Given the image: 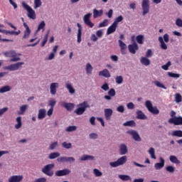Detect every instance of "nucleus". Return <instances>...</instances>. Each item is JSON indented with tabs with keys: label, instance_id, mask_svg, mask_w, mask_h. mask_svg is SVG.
Returning <instances> with one entry per match:
<instances>
[{
	"label": "nucleus",
	"instance_id": "obj_34",
	"mask_svg": "<svg viewBox=\"0 0 182 182\" xmlns=\"http://www.w3.org/2000/svg\"><path fill=\"white\" fill-rule=\"evenodd\" d=\"M45 26H46V23H45V21H41L38 26L36 33L39 32V31H41V29L43 31H45Z\"/></svg>",
	"mask_w": 182,
	"mask_h": 182
},
{
	"label": "nucleus",
	"instance_id": "obj_37",
	"mask_svg": "<svg viewBox=\"0 0 182 182\" xmlns=\"http://www.w3.org/2000/svg\"><path fill=\"white\" fill-rule=\"evenodd\" d=\"M149 154L151 156V159H154V160H156V154H155V151H154V148L151 147L149 150Z\"/></svg>",
	"mask_w": 182,
	"mask_h": 182
},
{
	"label": "nucleus",
	"instance_id": "obj_60",
	"mask_svg": "<svg viewBox=\"0 0 182 182\" xmlns=\"http://www.w3.org/2000/svg\"><path fill=\"white\" fill-rule=\"evenodd\" d=\"M176 25L179 28H182V20L181 18H177L176 21Z\"/></svg>",
	"mask_w": 182,
	"mask_h": 182
},
{
	"label": "nucleus",
	"instance_id": "obj_59",
	"mask_svg": "<svg viewBox=\"0 0 182 182\" xmlns=\"http://www.w3.org/2000/svg\"><path fill=\"white\" fill-rule=\"evenodd\" d=\"M153 56V51L151 49H148L146 53V58H151Z\"/></svg>",
	"mask_w": 182,
	"mask_h": 182
},
{
	"label": "nucleus",
	"instance_id": "obj_47",
	"mask_svg": "<svg viewBox=\"0 0 182 182\" xmlns=\"http://www.w3.org/2000/svg\"><path fill=\"white\" fill-rule=\"evenodd\" d=\"M154 85L157 86V87H161V89H167L164 85H163L160 81L156 80L154 82Z\"/></svg>",
	"mask_w": 182,
	"mask_h": 182
},
{
	"label": "nucleus",
	"instance_id": "obj_19",
	"mask_svg": "<svg viewBox=\"0 0 182 182\" xmlns=\"http://www.w3.org/2000/svg\"><path fill=\"white\" fill-rule=\"evenodd\" d=\"M117 26L113 23L107 30V35H112L114 32H116Z\"/></svg>",
	"mask_w": 182,
	"mask_h": 182
},
{
	"label": "nucleus",
	"instance_id": "obj_51",
	"mask_svg": "<svg viewBox=\"0 0 182 182\" xmlns=\"http://www.w3.org/2000/svg\"><path fill=\"white\" fill-rule=\"evenodd\" d=\"M21 33V30H18L17 31H7V35H16V36Z\"/></svg>",
	"mask_w": 182,
	"mask_h": 182
},
{
	"label": "nucleus",
	"instance_id": "obj_62",
	"mask_svg": "<svg viewBox=\"0 0 182 182\" xmlns=\"http://www.w3.org/2000/svg\"><path fill=\"white\" fill-rule=\"evenodd\" d=\"M101 88L102 89V90L107 92V90H109V85L107 84V82H105L104 85H102Z\"/></svg>",
	"mask_w": 182,
	"mask_h": 182
},
{
	"label": "nucleus",
	"instance_id": "obj_22",
	"mask_svg": "<svg viewBox=\"0 0 182 182\" xmlns=\"http://www.w3.org/2000/svg\"><path fill=\"white\" fill-rule=\"evenodd\" d=\"M103 15V10H97L96 9H93V18L94 19H96V18H99Z\"/></svg>",
	"mask_w": 182,
	"mask_h": 182
},
{
	"label": "nucleus",
	"instance_id": "obj_53",
	"mask_svg": "<svg viewBox=\"0 0 182 182\" xmlns=\"http://www.w3.org/2000/svg\"><path fill=\"white\" fill-rule=\"evenodd\" d=\"M77 127L76 126H69L68 127L66 128L65 132H75L76 130Z\"/></svg>",
	"mask_w": 182,
	"mask_h": 182
},
{
	"label": "nucleus",
	"instance_id": "obj_14",
	"mask_svg": "<svg viewBox=\"0 0 182 182\" xmlns=\"http://www.w3.org/2000/svg\"><path fill=\"white\" fill-rule=\"evenodd\" d=\"M128 49L130 53H132V55H136V50H139V46L137 43H134L133 44L128 46Z\"/></svg>",
	"mask_w": 182,
	"mask_h": 182
},
{
	"label": "nucleus",
	"instance_id": "obj_64",
	"mask_svg": "<svg viewBox=\"0 0 182 182\" xmlns=\"http://www.w3.org/2000/svg\"><path fill=\"white\" fill-rule=\"evenodd\" d=\"M46 178H37L33 182H46Z\"/></svg>",
	"mask_w": 182,
	"mask_h": 182
},
{
	"label": "nucleus",
	"instance_id": "obj_18",
	"mask_svg": "<svg viewBox=\"0 0 182 182\" xmlns=\"http://www.w3.org/2000/svg\"><path fill=\"white\" fill-rule=\"evenodd\" d=\"M59 84L58 82H53L50 85V92L51 95H56V88L58 87Z\"/></svg>",
	"mask_w": 182,
	"mask_h": 182
},
{
	"label": "nucleus",
	"instance_id": "obj_11",
	"mask_svg": "<svg viewBox=\"0 0 182 182\" xmlns=\"http://www.w3.org/2000/svg\"><path fill=\"white\" fill-rule=\"evenodd\" d=\"M128 134H130L132 136V139L135 140V141H141V138L140 137V135H139V133L137 132L131 130L127 132Z\"/></svg>",
	"mask_w": 182,
	"mask_h": 182
},
{
	"label": "nucleus",
	"instance_id": "obj_38",
	"mask_svg": "<svg viewBox=\"0 0 182 182\" xmlns=\"http://www.w3.org/2000/svg\"><path fill=\"white\" fill-rule=\"evenodd\" d=\"M93 70V67H92V65H90V63H87L86 65V72H87V75H90L92 74V72Z\"/></svg>",
	"mask_w": 182,
	"mask_h": 182
},
{
	"label": "nucleus",
	"instance_id": "obj_32",
	"mask_svg": "<svg viewBox=\"0 0 182 182\" xmlns=\"http://www.w3.org/2000/svg\"><path fill=\"white\" fill-rule=\"evenodd\" d=\"M60 156V154L59 152H53L49 154L48 159L50 160H53L55 159H58V157Z\"/></svg>",
	"mask_w": 182,
	"mask_h": 182
},
{
	"label": "nucleus",
	"instance_id": "obj_35",
	"mask_svg": "<svg viewBox=\"0 0 182 182\" xmlns=\"http://www.w3.org/2000/svg\"><path fill=\"white\" fill-rule=\"evenodd\" d=\"M171 136H173V137H182V131L181 130L173 131Z\"/></svg>",
	"mask_w": 182,
	"mask_h": 182
},
{
	"label": "nucleus",
	"instance_id": "obj_56",
	"mask_svg": "<svg viewBox=\"0 0 182 182\" xmlns=\"http://www.w3.org/2000/svg\"><path fill=\"white\" fill-rule=\"evenodd\" d=\"M166 171H168V173H174L175 168L173 166H168L166 168Z\"/></svg>",
	"mask_w": 182,
	"mask_h": 182
},
{
	"label": "nucleus",
	"instance_id": "obj_43",
	"mask_svg": "<svg viewBox=\"0 0 182 182\" xmlns=\"http://www.w3.org/2000/svg\"><path fill=\"white\" fill-rule=\"evenodd\" d=\"M115 82L117 85H122L123 83V77L122 75H117L115 77Z\"/></svg>",
	"mask_w": 182,
	"mask_h": 182
},
{
	"label": "nucleus",
	"instance_id": "obj_36",
	"mask_svg": "<svg viewBox=\"0 0 182 182\" xmlns=\"http://www.w3.org/2000/svg\"><path fill=\"white\" fill-rule=\"evenodd\" d=\"M174 97H175V102L176 103H181L182 102V96L181 94L180 93H176L174 95Z\"/></svg>",
	"mask_w": 182,
	"mask_h": 182
},
{
	"label": "nucleus",
	"instance_id": "obj_4",
	"mask_svg": "<svg viewBox=\"0 0 182 182\" xmlns=\"http://www.w3.org/2000/svg\"><path fill=\"white\" fill-rule=\"evenodd\" d=\"M126 161H127V156H124L118 159L116 161L110 162L109 166L111 167H119V166H123Z\"/></svg>",
	"mask_w": 182,
	"mask_h": 182
},
{
	"label": "nucleus",
	"instance_id": "obj_58",
	"mask_svg": "<svg viewBox=\"0 0 182 182\" xmlns=\"http://www.w3.org/2000/svg\"><path fill=\"white\" fill-rule=\"evenodd\" d=\"M56 147H58V141L53 142L50 145V150H55V149H56Z\"/></svg>",
	"mask_w": 182,
	"mask_h": 182
},
{
	"label": "nucleus",
	"instance_id": "obj_29",
	"mask_svg": "<svg viewBox=\"0 0 182 182\" xmlns=\"http://www.w3.org/2000/svg\"><path fill=\"white\" fill-rule=\"evenodd\" d=\"M169 160L171 163H173L174 164H180V160H178V159H177V156L174 155H171L169 156Z\"/></svg>",
	"mask_w": 182,
	"mask_h": 182
},
{
	"label": "nucleus",
	"instance_id": "obj_9",
	"mask_svg": "<svg viewBox=\"0 0 182 182\" xmlns=\"http://www.w3.org/2000/svg\"><path fill=\"white\" fill-rule=\"evenodd\" d=\"M142 15L144 16L146 14H149L150 11V1L149 0H143L142 4Z\"/></svg>",
	"mask_w": 182,
	"mask_h": 182
},
{
	"label": "nucleus",
	"instance_id": "obj_28",
	"mask_svg": "<svg viewBox=\"0 0 182 182\" xmlns=\"http://www.w3.org/2000/svg\"><path fill=\"white\" fill-rule=\"evenodd\" d=\"M140 62L144 66H149L150 65V60L147 57H141Z\"/></svg>",
	"mask_w": 182,
	"mask_h": 182
},
{
	"label": "nucleus",
	"instance_id": "obj_50",
	"mask_svg": "<svg viewBox=\"0 0 182 182\" xmlns=\"http://www.w3.org/2000/svg\"><path fill=\"white\" fill-rule=\"evenodd\" d=\"M168 76H169V77L178 78V77H180V74L168 72Z\"/></svg>",
	"mask_w": 182,
	"mask_h": 182
},
{
	"label": "nucleus",
	"instance_id": "obj_39",
	"mask_svg": "<svg viewBox=\"0 0 182 182\" xmlns=\"http://www.w3.org/2000/svg\"><path fill=\"white\" fill-rule=\"evenodd\" d=\"M144 39V36L143 35H139L136 36V42L139 45H143V41Z\"/></svg>",
	"mask_w": 182,
	"mask_h": 182
},
{
	"label": "nucleus",
	"instance_id": "obj_1",
	"mask_svg": "<svg viewBox=\"0 0 182 182\" xmlns=\"http://www.w3.org/2000/svg\"><path fill=\"white\" fill-rule=\"evenodd\" d=\"M3 55L6 58H11L10 59V62H19V60H21V58H19V56H22V54L17 53V52L15 50H9V51L4 52Z\"/></svg>",
	"mask_w": 182,
	"mask_h": 182
},
{
	"label": "nucleus",
	"instance_id": "obj_8",
	"mask_svg": "<svg viewBox=\"0 0 182 182\" xmlns=\"http://www.w3.org/2000/svg\"><path fill=\"white\" fill-rule=\"evenodd\" d=\"M168 123L175 126H182V117H171L168 120Z\"/></svg>",
	"mask_w": 182,
	"mask_h": 182
},
{
	"label": "nucleus",
	"instance_id": "obj_40",
	"mask_svg": "<svg viewBox=\"0 0 182 182\" xmlns=\"http://www.w3.org/2000/svg\"><path fill=\"white\" fill-rule=\"evenodd\" d=\"M118 42L119 44V47L121 48V52L122 53H123V50H124V49H126L127 46H126V43H124L122 40H119Z\"/></svg>",
	"mask_w": 182,
	"mask_h": 182
},
{
	"label": "nucleus",
	"instance_id": "obj_12",
	"mask_svg": "<svg viewBox=\"0 0 182 182\" xmlns=\"http://www.w3.org/2000/svg\"><path fill=\"white\" fill-rule=\"evenodd\" d=\"M23 180V176L14 175L9 178V182H21Z\"/></svg>",
	"mask_w": 182,
	"mask_h": 182
},
{
	"label": "nucleus",
	"instance_id": "obj_31",
	"mask_svg": "<svg viewBox=\"0 0 182 182\" xmlns=\"http://www.w3.org/2000/svg\"><path fill=\"white\" fill-rule=\"evenodd\" d=\"M80 160L81 161H86V160H95V156L90 155H84L80 159Z\"/></svg>",
	"mask_w": 182,
	"mask_h": 182
},
{
	"label": "nucleus",
	"instance_id": "obj_10",
	"mask_svg": "<svg viewBox=\"0 0 182 182\" xmlns=\"http://www.w3.org/2000/svg\"><path fill=\"white\" fill-rule=\"evenodd\" d=\"M90 16H92V13H88L85 14L83 17L84 23L87 25V26H90V28H93L95 24L90 21Z\"/></svg>",
	"mask_w": 182,
	"mask_h": 182
},
{
	"label": "nucleus",
	"instance_id": "obj_16",
	"mask_svg": "<svg viewBox=\"0 0 182 182\" xmlns=\"http://www.w3.org/2000/svg\"><path fill=\"white\" fill-rule=\"evenodd\" d=\"M23 26L26 30L24 31L23 39H28V38H29V36L31 35V28H29V26H28L26 23H23Z\"/></svg>",
	"mask_w": 182,
	"mask_h": 182
},
{
	"label": "nucleus",
	"instance_id": "obj_54",
	"mask_svg": "<svg viewBox=\"0 0 182 182\" xmlns=\"http://www.w3.org/2000/svg\"><path fill=\"white\" fill-rule=\"evenodd\" d=\"M62 146L64 147V149H72L71 143L63 142Z\"/></svg>",
	"mask_w": 182,
	"mask_h": 182
},
{
	"label": "nucleus",
	"instance_id": "obj_23",
	"mask_svg": "<svg viewBox=\"0 0 182 182\" xmlns=\"http://www.w3.org/2000/svg\"><path fill=\"white\" fill-rule=\"evenodd\" d=\"M99 76H103L104 77L109 78L112 75H110V72H109V70L107 69H104L103 70L100 71L99 73Z\"/></svg>",
	"mask_w": 182,
	"mask_h": 182
},
{
	"label": "nucleus",
	"instance_id": "obj_57",
	"mask_svg": "<svg viewBox=\"0 0 182 182\" xmlns=\"http://www.w3.org/2000/svg\"><path fill=\"white\" fill-rule=\"evenodd\" d=\"M108 95L112 97H113L114 96H116V90H114V89L113 88H111L109 90V92H108Z\"/></svg>",
	"mask_w": 182,
	"mask_h": 182
},
{
	"label": "nucleus",
	"instance_id": "obj_25",
	"mask_svg": "<svg viewBox=\"0 0 182 182\" xmlns=\"http://www.w3.org/2000/svg\"><path fill=\"white\" fill-rule=\"evenodd\" d=\"M136 118L139 119V120H146L147 117L143 113L141 110H138L136 112Z\"/></svg>",
	"mask_w": 182,
	"mask_h": 182
},
{
	"label": "nucleus",
	"instance_id": "obj_41",
	"mask_svg": "<svg viewBox=\"0 0 182 182\" xmlns=\"http://www.w3.org/2000/svg\"><path fill=\"white\" fill-rule=\"evenodd\" d=\"M93 173L95 174V177H102L103 176V173H102V171L97 168L93 169Z\"/></svg>",
	"mask_w": 182,
	"mask_h": 182
},
{
	"label": "nucleus",
	"instance_id": "obj_2",
	"mask_svg": "<svg viewBox=\"0 0 182 182\" xmlns=\"http://www.w3.org/2000/svg\"><path fill=\"white\" fill-rule=\"evenodd\" d=\"M87 107H90L89 104L87 102L84 101L77 105V108L74 111V113H76L77 116H82L86 112Z\"/></svg>",
	"mask_w": 182,
	"mask_h": 182
},
{
	"label": "nucleus",
	"instance_id": "obj_61",
	"mask_svg": "<svg viewBox=\"0 0 182 182\" xmlns=\"http://www.w3.org/2000/svg\"><path fill=\"white\" fill-rule=\"evenodd\" d=\"M117 112L119 113H124V106L120 105L117 108Z\"/></svg>",
	"mask_w": 182,
	"mask_h": 182
},
{
	"label": "nucleus",
	"instance_id": "obj_26",
	"mask_svg": "<svg viewBox=\"0 0 182 182\" xmlns=\"http://www.w3.org/2000/svg\"><path fill=\"white\" fill-rule=\"evenodd\" d=\"M127 151H128V149H127V146H126V144H122L119 146L120 154L122 155L126 154Z\"/></svg>",
	"mask_w": 182,
	"mask_h": 182
},
{
	"label": "nucleus",
	"instance_id": "obj_24",
	"mask_svg": "<svg viewBox=\"0 0 182 182\" xmlns=\"http://www.w3.org/2000/svg\"><path fill=\"white\" fill-rule=\"evenodd\" d=\"M46 117V109H41L38 110V119L39 120L42 119H45Z\"/></svg>",
	"mask_w": 182,
	"mask_h": 182
},
{
	"label": "nucleus",
	"instance_id": "obj_48",
	"mask_svg": "<svg viewBox=\"0 0 182 182\" xmlns=\"http://www.w3.org/2000/svg\"><path fill=\"white\" fill-rule=\"evenodd\" d=\"M26 109H28V105H24L20 107V112L19 114H23L25 112H26Z\"/></svg>",
	"mask_w": 182,
	"mask_h": 182
},
{
	"label": "nucleus",
	"instance_id": "obj_46",
	"mask_svg": "<svg viewBox=\"0 0 182 182\" xmlns=\"http://www.w3.org/2000/svg\"><path fill=\"white\" fill-rule=\"evenodd\" d=\"M124 126H129L130 127H133V126H136V122L133 120L127 121V122L124 123Z\"/></svg>",
	"mask_w": 182,
	"mask_h": 182
},
{
	"label": "nucleus",
	"instance_id": "obj_6",
	"mask_svg": "<svg viewBox=\"0 0 182 182\" xmlns=\"http://www.w3.org/2000/svg\"><path fill=\"white\" fill-rule=\"evenodd\" d=\"M53 167H55L54 164H48L42 168V173L46 174V176H48V177H52L53 176V171H52Z\"/></svg>",
	"mask_w": 182,
	"mask_h": 182
},
{
	"label": "nucleus",
	"instance_id": "obj_20",
	"mask_svg": "<svg viewBox=\"0 0 182 182\" xmlns=\"http://www.w3.org/2000/svg\"><path fill=\"white\" fill-rule=\"evenodd\" d=\"M159 159H160L161 163H156L154 165L156 170H161V168H163V167H164V163H165L164 159L161 157Z\"/></svg>",
	"mask_w": 182,
	"mask_h": 182
},
{
	"label": "nucleus",
	"instance_id": "obj_21",
	"mask_svg": "<svg viewBox=\"0 0 182 182\" xmlns=\"http://www.w3.org/2000/svg\"><path fill=\"white\" fill-rule=\"evenodd\" d=\"M104 112L106 120H110V117H112V114H113V109L107 108Z\"/></svg>",
	"mask_w": 182,
	"mask_h": 182
},
{
	"label": "nucleus",
	"instance_id": "obj_44",
	"mask_svg": "<svg viewBox=\"0 0 182 182\" xmlns=\"http://www.w3.org/2000/svg\"><path fill=\"white\" fill-rule=\"evenodd\" d=\"M107 25H109V20L106 18L99 24V28H105V26H107Z\"/></svg>",
	"mask_w": 182,
	"mask_h": 182
},
{
	"label": "nucleus",
	"instance_id": "obj_5",
	"mask_svg": "<svg viewBox=\"0 0 182 182\" xmlns=\"http://www.w3.org/2000/svg\"><path fill=\"white\" fill-rule=\"evenodd\" d=\"M145 106L148 109L149 112L153 114H159V113H160V110H159L156 107H153V104H151L150 100L146 101Z\"/></svg>",
	"mask_w": 182,
	"mask_h": 182
},
{
	"label": "nucleus",
	"instance_id": "obj_45",
	"mask_svg": "<svg viewBox=\"0 0 182 182\" xmlns=\"http://www.w3.org/2000/svg\"><path fill=\"white\" fill-rule=\"evenodd\" d=\"M57 161L58 163H68V157L66 156H61L57 159Z\"/></svg>",
	"mask_w": 182,
	"mask_h": 182
},
{
	"label": "nucleus",
	"instance_id": "obj_49",
	"mask_svg": "<svg viewBox=\"0 0 182 182\" xmlns=\"http://www.w3.org/2000/svg\"><path fill=\"white\" fill-rule=\"evenodd\" d=\"M122 21H123V16H119L118 17H117L114 20V21L113 22V23H114L115 25H118L119 22H122Z\"/></svg>",
	"mask_w": 182,
	"mask_h": 182
},
{
	"label": "nucleus",
	"instance_id": "obj_27",
	"mask_svg": "<svg viewBox=\"0 0 182 182\" xmlns=\"http://www.w3.org/2000/svg\"><path fill=\"white\" fill-rule=\"evenodd\" d=\"M65 87L66 89H68L69 93H70V95H73L76 92V90H75V88H73V86H72V84L70 83H67L65 85Z\"/></svg>",
	"mask_w": 182,
	"mask_h": 182
},
{
	"label": "nucleus",
	"instance_id": "obj_42",
	"mask_svg": "<svg viewBox=\"0 0 182 182\" xmlns=\"http://www.w3.org/2000/svg\"><path fill=\"white\" fill-rule=\"evenodd\" d=\"M34 9H38L42 6V1L41 0H34Z\"/></svg>",
	"mask_w": 182,
	"mask_h": 182
},
{
	"label": "nucleus",
	"instance_id": "obj_30",
	"mask_svg": "<svg viewBox=\"0 0 182 182\" xmlns=\"http://www.w3.org/2000/svg\"><path fill=\"white\" fill-rule=\"evenodd\" d=\"M118 177L120 180H122V181H132V178L128 175H119Z\"/></svg>",
	"mask_w": 182,
	"mask_h": 182
},
{
	"label": "nucleus",
	"instance_id": "obj_15",
	"mask_svg": "<svg viewBox=\"0 0 182 182\" xmlns=\"http://www.w3.org/2000/svg\"><path fill=\"white\" fill-rule=\"evenodd\" d=\"M61 106L65 107L68 112H72L75 109V104L70 102H62Z\"/></svg>",
	"mask_w": 182,
	"mask_h": 182
},
{
	"label": "nucleus",
	"instance_id": "obj_3",
	"mask_svg": "<svg viewBox=\"0 0 182 182\" xmlns=\"http://www.w3.org/2000/svg\"><path fill=\"white\" fill-rule=\"evenodd\" d=\"M22 6L27 11V16L30 19H36V14L35 13V10L32 9L29 5H28L26 3L23 2L22 3Z\"/></svg>",
	"mask_w": 182,
	"mask_h": 182
},
{
	"label": "nucleus",
	"instance_id": "obj_17",
	"mask_svg": "<svg viewBox=\"0 0 182 182\" xmlns=\"http://www.w3.org/2000/svg\"><path fill=\"white\" fill-rule=\"evenodd\" d=\"M77 26L78 28L77 34V42L78 43H80V42H82V26L80 25V23H77Z\"/></svg>",
	"mask_w": 182,
	"mask_h": 182
},
{
	"label": "nucleus",
	"instance_id": "obj_55",
	"mask_svg": "<svg viewBox=\"0 0 182 182\" xmlns=\"http://www.w3.org/2000/svg\"><path fill=\"white\" fill-rule=\"evenodd\" d=\"M55 105H56V100H50L48 101V106H50V108L53 109Z\"/></svg>",
	"mask_w": 182,
	"mask_h": 182
},
{
	"label": "nucleus",
	"instance_id": "obj_33",
	"mask_svg": "<svg viewBox=\"0 0 182 182\" xmlns=\"http://www.w3.org/2000/svg\"><path fill=\"white\" fill-rule=\"evenodd\" d=\"M12 88L9 85H6L0 88V93H6V92L11 91Z\"/></svg>",
	"mask_w": 182,
	"mask_h": 182
},
{
	"label": "nucleus",
	"instance_id": "obj_52",
	"mask_svg": "<svg viewBox=\"0 0 182 182\" xmlns=\"http://www.w3.org/2000/svg\"><path fill=\"white\" fill-rule=\"evenodd\" d=\"M170 66H171V62L168 61L166 65L161 66V69L164 70H167Z\"/></svg>",
	"mask_w": 182,
	"mask_h": 182
},
{
	"label": "nucleus",
	"instance_id": "obj_63",
	"mask_svg": "<svg viewBox=\"0 0 182 182\" xmlns=\"http://www.w3.org/2000/svg\"><path fill=\"white\" fill-rule=\"evenodd\" d=\"M106 15L108 18H112L113 16V9H109L107 13H106Z\"/></svg>",
	"mask_w": 182,
	"mask_h": 182
},
{
	"label": "nucleus",
	"instance_id": "obj_7",
	"mask_svg": "<svg viewBox=\"0 0 182 182\" xmlns=\"http://www.w3.org/2000/svg\"><path fill=\"white\" fill-rule=\"evenodd\" d=\"M22 65H25L23 62H18L15 64H11L10 65L6 66L4 69L6 70H10V72H14L15 70H18L20 68H22Z\"/></svg>",
	"mask_w": 182,
	"mask_h": 182
},
{
	"label": "nucleus",
	"instance_id": "obj_13",
	"mask_svg": "<svg viewBox=\"0 0 182 182\" xmlns=\"http://www.w3.org/2000/svg\"><path fill=\"white\" fill-rule=\"evenodd\" d=\"M68 174H70V170L68 168L59 170L55 172V176L57 177H63V176H68Z\"/></svg>",
	"mask_w": 182,
	"mask_h": 182
}]
</instances>
